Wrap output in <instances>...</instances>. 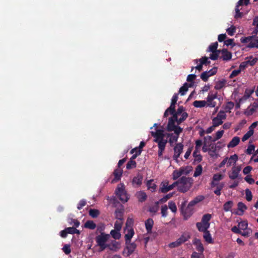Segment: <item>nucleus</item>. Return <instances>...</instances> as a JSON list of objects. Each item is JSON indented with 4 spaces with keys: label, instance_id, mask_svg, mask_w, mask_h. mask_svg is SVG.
Wrapping results in <instances>:
<instances>
[{
    "label": "nucleus",
    "instance_id": "obj_57",
    "mask_svg": "<svg viewBox=\"0 0 258 258\" xmlns=\"http://www.w3.org/2000/svg\"><path fill=\"white\" fill-rule=\"evenodd\" d=\"M105 225L104 224L102 223H100L98 224L97 226V230L100 233H104L103 231L105 230Z\"/></svg>",
    "mask_w": 258,
    "mask_h": 258
},
{
    "label": "nucleus",
    "instance_id": "obj_38",
    "mask_svg": "<svg viewBox=\"0 0 258 258\" xmlns=\"http://www.w3.org/2000/svg\"><path fill=\"white\" fill-rule=\"evenodd\" d=\"M147 185L148 189L151 191H154L157 187L156 184L153 180H150L147 182Z\"/></svg>",
    "mask_w": 258,
    "mask_h": 258
},
{
    "label": "nucleus",
    "instance_id": "obj_24",
    "mask_svg": "<svg viewBox=\"0 0 258 258\" xmlns=\"http://www.w3.org/2000/svg\"><path fill=\"white\" fill-rule=\"evenodd\" d=\"M225 159L226 160V166L229 167L236 163L238 160V156L234 154L231 156L229 158L227 157Z\"/></svg>",
    "mask_w": 258,
    "mask_h": 258
},
{
    "label": "nucleus",
    "instance_id": "obj_21",
    "mask_svg": "<svg viewBox=\"0 0 258 258\" xmlns=\"http://www.w3.org/2000/svg\"><path fill=\"white\" fill-rule=\"evenodd\" d=\"M114 178L111 180V183H113L118 181L122 174V170L120 168H117L113 172Z\"/></svg>",
    "mask_w": 258,
    "mask_h": 258
},
{
    "label": "nucleus",
    "instance_id": "obj_7",
    "mask_svg": "<svg viewBox=\"0 0 258 258\" xmlns=\"http://www.w3.org/2000/svg\"><path fill=\"white\" fill-rule=\"evenodd\" d=\"M240 41L243 43H248L247 47L258 48V37H242L240 39Z\"/></svg>",
    "mask_w": 258,
    "mask_h": 258
},
{
    "label": "nucleus",
    "instance_id": "obj_10",
    "mask_svg": "<svg viewBox=\"0 0 258 258\" xmlns=\"http://www.w3.org/2000/svg\"><path fill=\"white\" fill-rule=\"evenodd\" d=\"M238 226L241 231V235L244 237H248L252 232L251 229L248 228V223L246 221H242L238 223Z\"/></svg>",
    "mask_w": 258,
    "mask_h": 258
},
{
    "label": "nucleus",
    "instance_id": "obj_2",
    "mask_svg": "<svg viewBox=\"0 0 258 258\" xmlns=\"http://www.w3.org/2000/svg\"><path fill=\"white\" fill-rule=\"evenodd\" d=\"M224 177L223 174L220 173H216L213 175L212 179L211 180L210 185L212 188H216L214 190L215 194L217 196L221 195V190L223 188L224 184L223 182H220Z\"/></svg>",
    "mask_w": 258,
    "mask_h": 258
},
{
    "label": "nucleus",
    "instance_id": "obj_6",
    "mask_svg": "<svg viewBox=\"0 0 258 258\" xmlns=\"http://www.w3.org/2000/svg\"><path fill=\"white\" fill-rule=\"evenodd\" d=\"M115 194L122 202H126L129 199L125 190V186L123 183H121L118 185L115 190Z\"/></svg>",
    "mask_w": 258,
    "mask_h": 258
},
{
    "label": "nucleus",
    "instance_id": "obj_25",
    "mask_svg": "<svg viewBox=\"0 0 258 258\" xmlns=\"http://www.w3.org/2000/svg\"><path fill=\"white\" fill-rule=\"evenodd\" d=\"M126 244L127 245L126 249L127 250V255L128 256L135 251L137 245L134 242H131V241Z\"/></svg>",
    "mask_w": 258,
    "mask_h": 258
},
{
    "label": "nucleus",
    "instance_id": "obj_64",
    "mask_svg": "<svg viewBox=\"0 0 258 258\" xmlns=\"http://www.w3.org/2000/svg\"><path fill=\"white\" fill-rule=\"evenodd\" d=\"M103 258H121L118 255H111L109 253H105L104 254Z\"/></svg>",
    "mask_w": 258,
    "mask_h": 258
},
{
    "label": "nucleus",
    "instance_id": "obj_45",
    "mask_svg": "<svg viewBox=\"0 0 258 258\" xmlns=\"http://www.w3.org/2000/svg\"><path fill=\"white\" fill-rule=\"evenodd\" d=\"M99 211L97 209H90L89 211V215L93 218L97 217L99 216Z\"/></svg>",
    "mask_w": 258,
    "mask_h": 258
},
{
    "label": "nucleus",
    "instance_id": "obj_29",
    "mask_svg": "<svg viewBox=\"0 0 258 258\" xmlns=\"http://www.w3.org/2000/svg\"><path fill=\"white\" fill-rule=\"evenodd\" d=\"M194 244L196 246L197 250L200 251L201 253L204 251V247L201 241L199 239H196L194 241Z\"/></svg>",
    "mask_w": 258,
    "mask_h": 258
},
{
    "label": "nucleus",
    "instance_id": "obj_16",
    "mask_svg": "<svg viewBox=\"0 0 258 258\" xmlns=\"http://www.w3.org/2000/svg\"><path fill=\"white\" fill-rule=\"evenodd\" d=\"M124 237L126 243L130 241L135 234L134 230L132 227H125L124 229Z\"/></svg>",
    "mask_w": 258,
    "mask_h": 258
},
{
    "label": "nucleus",
    "instance_id": "obj_26",
    "mask_svg": "<svg viewBox=\"0 0 258 258\" xmlns=\"http://www.w3.org/2000/svg\"><path fill=\"white\" fill-rule=\"evenodd\" d=\"M154 221L153 219L149 218L146 221L145 227L148 233H151Z\"/></svg>",
    "mask_w": 258,
    "mask_h": 258
},
{
    "label": "nucleus",
    "instance_id": "obj_61",
    "mask_svg": "<svg viewBox=\"0 0 258 258\" xmlns=\"http://www.w3.org/2000/svg\"><path fill=\"white\" fill-rule=\"evenodd\" d=\"M196 78V75L194 74L189 75L187 77V81L189 82V84H191V86L192 85L194 82L193 81Z\"/></svg>",
    "mask_w": 258,
    "mask_h": 258
},
{
    "label": "nucleus",
    "instance_id": "obj_52",
    "mask_svg": "<svg viewBox=\"0 0 258 258\" xmlns=\"http://www.w3.org/2000/svg\"><path fill=\"white\" fill-rule=\"evenodd\" d=\"M168 207L169 209L173 212L176 213L177 211V207L176 204L173 201H170L168 203Z\"/></svg>",
    "mask_w": 258,
    "mask_h": 258
},
{
    "label": "nucleus",
    "instance_id": "obj_3",
    "mask_svg": "<svg viewBox=\"0 0 258 258\" xmlns=\"http://www.w3.org/2000/svg\"><path fill=\"white\" fill-rule=\"evenodd\" d=\"M176 186H177L178 190L181 192H185L189 190L192 185L191 178L182 176L178 180L175 181Z\"/></svg>",
    "mask_w": 258,
    "mask_h": 258
},
{
    "label": "nucleus",
    "instance_id": "obj_59",
    "mask_svg": "<svg viewBox=\"0 0 258 258\" xmlns=\"http://www.w3.org/2000/svg\"><path fill=\"white\" fill-rule=\"evenodd\" d=\"M226 32L230 36H232L235 32V27L234 26H231L230 28L226 29Z\"/></svg>",
    "mask_w": 258,
    "mask_h": 258
},
{
    "label": "nucleus",
    "instance_id": "obj_4",
    "mask_svg": "<svg viewBox=\"0 0 258 258\" xmlns=\"http://www.w3.org/2000/svg\"><path fill=\"white\" fill-rule=\"evenodd\" d=\"M110 238V235L105 233H101L95 237L96 246L99 247V251H102L107 248V241Z\"/></svg>",
    "mask_w": 258,
    "mask_h": 258
},
{
    "label": "nucleus",
    "instance_id": "obj_51",
    "mask_svg": "<svg viewBox=\"0 0 258 258\" xmlns=\"http://www.w3.org/2000/svg\"><path fill=\"white\" fill-rule=\"evenodd\" d=\"M202 171L203 168L202 166L200 165H198L196 168V170L194 174V176L198 177L200 176L202 174Z\"/></svg>",
    "mask_w": 258,
    "mask_h": 258
},
{
    "label": "nucleus",
    "instance_id": "obj_48",
    "mask_svg": "<svg viewBox=\"0 0 258 258\" xmlns=\"http://www.w3.org/2000/svg\"><path fill=\"white\" fill-rule=\"evenodd\" d=\"M225 85V81L222 80L218 81L215 84V89L216 90H220L224 87Z\"/></svg>",
    "mask_w": 258,
    "mask_h": 258
},
{
    "label": "nucleus",
    "instance_id": "obj_44",
    "mask_svg": "<svg viewBox=\"0 0 258 258\" xmlns=\"http://www.w3.org/2000/svg\"><path fill=\"white\" fill-rule=\"evenodd\" d=\"M122 224L123 222L122 221V219L121 218H118L114 224L115 229L117 231H120L121 229Z\"/></svg>",
    "mask_w": 258,
    "mask_h": 258
},
{
    "label": "nucleus",
    "instance_id": "obj_18",
    "mask_svg": "<svg viewBox=\"0 0 258 258\" xmlns=\"http://www.w3.org/2000/svg\"><path fill=\"white\" fill-rule=\"evenodd\" d=\"M141 153V151L139 149V151L137 153L134 154L132 158L130 159V160L128 162V163L126 164V168L127 169H131L132 168H134L136 167V162L134 160L135 158H137V157Z\"/></svg>",
    "mask_w": 258,
    "mask_h": 258
},
{
    "label": "nucleus",
    "instance_id": "obj_41",
    "mask_svg": "<svg viewBox=\"0 0 258 258\" xmlns=\"http://www.w3.org/2000/svg\"><path fill=\"white\" fill-rule=\"evenodd\" d=\"M207 102L205 100H197L194 102L193 105L195 107H203L207 105Z\"/></svg>",
    "mask_w": 258,
    "mask_h": 258
},
{
    "label": "nucleus",
    "instance_id": "obj_17",
    "mask_svg": "<svg viewBox=\"0 0 258 258\" xmlns=\"http://www.w3.org/2000/svg\"><path fill=\"white\" fill-rule=\"evenodd\" d=\"M194 61L196 63H198V62H200L199 64H197L195 67V69L199 71L202 70L203 64L206 65L210 63V61L208 60V58L206 56L203 57L199 59H195Z\"/></svg>",
    "mask_w": 258,
    "mask_h": 258
},
{
    "label": "nucleus",
    "instance_id": "obj_33",
    "mask_svg": "<svg viewBox=\"0 0 258 258\" xmlns=\"http://www.w3.org/2000/svg\"><path fill=\"white\" fill-rule=\"evenodd\" d=\"M204 199L203 196H199L196 197L193 200L190 201L188 204V206H193L198 203L199 202L203 201Z\"/></svg>",
    "mask_w": 258,
    "mask_h": 258
},
{
    "label": "nucleus",
    "instance_id": "obj_31",
    "mask_svg": "<svg viewBox=\"0 0 258 258\" xmlns=\"http://www.w3.org/2000/svg\"><path fill=\"white\" fill-rule=\"evenodd\" d=\"M84 227L91 230H94L96 227V224L92 220H88L84 225Z\"/></svg>",
    "mask_w": 258,
    "mask_h": 258
},
{
    "label": "nucleus",
    "instance_id": "obj_37",
    "mask_svg": "<svg viewBox=\"0 0 258 258\" xmlns=\"http://www.w3.org/2000/svg\"><path fill=\"white\" fill-rule=\"evenodd\" d=\"M193 156L194 157V160L196 161L200 162L202 160V156L200 154V150H195L193 153Z\"/></svg>",
    "mask_w": 258,
    "mask_h": 258
},
{
    "label": "nucleus",
    "instance_id": "obj_28",
    "mask_svg": "<svg viewBox=\"0 0 258 258\" xmlns=\"http://www.w3.org/2000/svg\"><path fill=\"white\" fill-rule=\"evenodd\" d=\"M240 142V138L238 137H234L227 145L228 148H233L237 146Z\"/></svg>",
    "mask_w": 258,
    "mask_h": 258
},
{
    "label": "nucleus",
    "instance_id": "obj_12",
    "mask_svg": "<svg viewBox=\"0 0 258 258\" xmlns=\"http://www.w3.org/2000/svg\"><path fill=\"white\" fill-rule=\"evenodd\" d=\"M175 186V182L171 185H169V182L167 180H165L161 182L159 190L161 192L166 193L173 189Z\"/></svg>",
    "mask_w": 258,
    "mask_h": 258
},
{
    "label": "nucleus",
    "instance_id": "obj_13",
    "mask_svg": "<svg viewBox=\"0 0 258 258\" xmlns=\"http://www.w3.org/2000/svg\"><path fill=\"white\" fill-rule=\"evenodd\" d=\"M183 149V145L181 143H178L174 148L173 159L177 162H179L178 158L182 153Z\"/></svg>",
    "mask_w": 258,
    "mask_h": 258
},
{
    "label": "nucleus",
    "instance_id": "obj_54",
    "mask_svg": "<svg viewBox=\"0 0 258 258\" xmlns=\"http://www.w3.org/2000/svg\"><path fill=\"white\" fill-rule=\"evenodd\" d=\"M218 43L215 42L210 45L208 48V51L210 52L217 51Z\"/></svg>",
    "mask_w": 258,
    "mask_h": 258
},
{
    "label": "nucleus",
    "instance_id": "obj_14",
    "mask_svg": "<svg viewBox=\"0 0 258 258\" xmlns=\"http://www.w3.org/2000/svg\"><path fill=\"white\" fill-rule=\"evenodd\" d=\"M217 97V93L210 92L206 98L207 106L210 107H214L216 105V103L214 99Z\"/></svg>",
    "mask_w": 258,
    "mask_h": 258
},
{
    "label": "nucleus",
    "instance_id": "obj_56",
    "mask_svg": "<svg viewBox=\"0 0 258 258\" xmlns=\"http://www.w3.org/2000/svg\"><path fill=\"white\" fill-rule=\"evenodd\" d=\"M67 231L68 233L70 234H74V233H77L80 234V231L74 227H69L67 228Z\"/></svg>",
    "mask_w": 258,
    "mask_h": 258
},
{
    "label": "nucleus",
    "instance_id": "obj_9",
    "mask_svg": "<svg viewBox=\"0 0 258 258\" xmlns=\"http://www.w3.org/2000/svg\"><path fill=\"white\" fill-rule=\"evenodd\" d=\"M176 122H177L173 118V116L169 118L167 126V130L168 132L173 131L174 133H181L182 131V128L178 126L177 125H176Z\"/></svg>",
    "mask_w": 258,
    "mask_h": 258
},
{
    "label": "nucleus",
    "instance_id": "obj_47",
    "mask_svg": "<svg viewBox=\"0 0 258 258\" xmlns=\"http://www.w3.org/2000/svg\"><path fill=\"white\" fill-rule=\"evenodd\" d=\"M234 103L232 102H228L224 106V109L225 112H230V110L234 107Z\"/></svg>",
    "mask_w": 258,
    "mask_h": 258
},
{
    "label": "nucleus",
    "instance_id": "obj_50",
    "mask_svg": "<svg viewBox=\"0 0 258 258\" xmlns=\"http://www.w3.org/2000/svg\"><path fill=\"white\" fill-rule=\"evenodd\" d=\"M185 112L184 111V108L182 106H180L178 108L177 111L173 114V118H177V117H179L181 114Z\"/></svg>",
    "mask_w": 258,
    "mask_h": 258
},
{
    "label": "nucleus",
    "instance_id": "obj_34",
    "mask_svg": "<svg viewBox=\"0 0 258 258\" xmlns=\"http://www.w3.org/2000/svg\"><path fill=\"white\" fill-rule=\"evenodd\" d=\"M204 232L203 237L204 239L206 242H207L209 243H211L213 242V239L212 238V236L209 233V231L207 230L205 231H203Z\"/></svg>",
    "mask_w": 258,
    "mask_h": 258
},
{
    "label": "nucleus",
    "instance_id": "obj_42",
    "mask_svg": "<svg viewBox=\"0 0 258 258\" xmlns=\"http://www.w3.org/2000/svg\"><path fill=\"white\" fill-rule=\"evenodd\" d=\"M233 206V202L231 201H229L226 202L223 205V209L225 212L229 211Z\"/></svg>",
    "mask_w": 258,
    "mask_h": 258
},
{
    "label": "nucleus",
    "instance_id": "obj_22",
    "mask_svg": "<svg viewBox=\"0 0 258 258\" xmlns=\"http://www.w3.org/2000/svg\"><path fill=\"white\" fill-rule=\"evenodd\" d=\"M164 133L166 135V137L165 139H167V142L168 141V139L169 138V142L170 143H173L174 142H176L179 137V135L180 133H174V134H167L165 133L164 132Z\"/></svg>",
    "mask_w": 258,
    "mask_h": 258
},
{
    "label": "nucleus",
    "instance_id": "obj_36",
    "mask_svg": "<svg viewBox=\"0 0 258 258\" xmlns=\"http://www.w3.org/2000/svg\"><path fill=\"white\" fill-rule=\"evenodd\" d=\"M133 184L134 186H140L142 182V177L140 175L135 177L133 179Z\"/></svg>",
    "mask_w": 258,
    "mask_h": 258
},
{
    "label": "nucleus",
    "instance_id": "obj_5",
    "mask_svg": "<svg viewBox=\"0 0 258 258\" xmlns=\"http://www.w3.org/2000/svg\"><path fill=\"white\" fill-rule=\"evenodd\" d=\"M211 219V215L207 214L204 215L200 222H198L196 224L198 230L200 231H205L208 230L210 227L209 221Z\"/></svg>",
    "mask_w": 258,
    "mask_h": 258
},
{
    "label": "nucleus",
    "instance_id": "obj_20",
    "mask_svg": "<svg viewBox=\"0 0 258 258\" xmlns=\"http://www.w3.org/2000/svg\"><path fill=\"white\" fill-rule=\"evenodd\" d=\"M241 170L239 166H234L232 168L231 172L229 174V177L231 179H235L238 176L239 173Z\"/></svg>",
    "mask_w": 258,
    "mask_h": 258
},
{
    "label": "nucleus",
    "instance_id": "obj_39",
    "mask_svg": "<svg viewBox=\"0 0 258 258\" xmlns=\"http://www.w3.org/2000/svg\"><path fill=\"white\" fill-rule=\"evenodd\" d=\"M189 238V236L188 234H182L176 240L177 241L179 245H180L182 243L186 241Z\"/></svg>",
    "mask_w": 258,
    "mask_h": 258
},
{
    "label": "nucleus",
    "instance_id": "obj_27",
    "mask_svg": "<svg viewBox=\"0 0 258 258\" xmlns=\"http://www.w3.org/2000/svg\"><path fill=\"white\" fill-rule=\"evenodd\" d=\"M222 58L224 60H229L231 59L232 54L231 52L228 51L226 49H222L221 50Z\"/></svg>",
    "mask_w": 258,
    "mask_h": 258
},
{
    "label": "nucleus",
    "instance_id": "obj_58",
    "mask_svg": "<svg viewBox=\"0 0 258 258\" xmlns=\"http://www.w3.org/2000/svg\"><path fill=\"white\" fill-rule=\"evenodd\" d=\"M159 209V206L158 203H155V204L152 207H151L150 209V211L151 212H152L153 213L155 214L158 211Z\"/></svg>",
    "mask_w": 258,
    "mask_h": 258
},
{
    "label": "nucleus",
    "instance_id": "obj_32",
    "mask_svg": "<svg viewBox=\"0 0 258 258\" xmlns=\"http://www.w3.org/2000/svg\"><path fill=\"white\" fill-rule=\"evenodd\" d=\"M190 87H191V84L185 83L179 89V92L180 95H185L186 92L187 91L188 88Z\"/></svg>",
    "mask_w": 258,
    "mask_h": 258
},
{
    "label": "nucleus",
    "instance_id": "obj_46",
    "mask_svg": "<svg viewBox=\"0 0 258 258\" xmlns=\"http://www.w3.org/2000/svg\"><path fill=\"white\" fill-rule=\"evenodd\" d=\"M238 210L240 212V213L238 214L239 215L243 214L244 211L246 209V206L241 202H239L237 205Z\"/></svg>",
    "mask_w": 258,
    "mask_h": 258
},
{
    "label": "nucleus",
    "instance_id": "obj_8",
    "mask_svg": "<svg viewBox=\"0 0 258 258\" xmlns=\"http://www.w3.org/2000/svg\"><path fill=\"white\" fill-rule=\"evenodd\" d=\"M191 171V169L190 167H182L173 172L172 178L176 180L181 176L187 175Z\"/></svg>",
    "mask_w": 258,
    "mask_h": 258
},
{
    "label": "nucleus",
    "instance_id": "obj_23",
    "mask_svg": "<svg viewBox=\"0 0 258 258\" xmlns=\"http://www.w3.org/2000/svg\"><path fill=\"white\" fill-rule=\"evenodd\" d=\"M108 246L107 248L114 251L118 250L120 248L119 242L115 240H113L110 243H108Z\"/></svg>",
    "mask_w": 258,
    "mask_h": 258
},
{
    "label": "nucleus",
    "instance_id": "obj_11",
    "mask_svg": "<svg viewBox=\"0 0 258 258\" xmlns=\"http://www.w3.org/2000/svg\"><path fill=\"white\" fill-rule=\"evenodd\" d=\"M226 118V114L224 111H220L217 116L212 119V124L214 126H218L222 124L223 120Z\"/></svg>",
    "mask_w": 258,
    "mask_h": 258
},
{
    "label": "nucleus",
    "instance_id": "obj_55",
    "mask_svg": "<svg viewBox=\"0 0 258 258\" xmlns=\"http://www.w3.org/2000/svg\"><path fill=\"white\" fill-rule=\"evenodd\" d=\"M245 197L247 201H250L252 200V193L249 189H245Z\"/></svg>",
    "mask_w": 258,
    "mask_h": 258
},
{
    "label": "nucleus",
    "instance_id": "obj_19",
    "mask_svg": "<svg viewBox=\"0 0 258 258\" xmlns=\"http://www.w3.org/2000/svg\"><path fill=\"white\" fill-rule=\"evenodd\" d=\"M217 70L216 68H213L209 71H205L201 74V78L204 81H207L208 78L215 75L216 73Z\"/></svg>",
    "mask_w": 258,
    "mask_h": 258
},
{
    "label": "nucleus",
    "instance_id": "obj_60",
    "mask_svg": "<svg viewBox=\"0 0 258 258\" xmlns=\"http://www.w3.org/2000/svg\"><path fill=\"white\" fill-rule=\"evenodd\" d=\"M223 134H224L223 130L218 131V132H217L216 133V137L213 141H216L220 139L222 137Z\"/></svg>",
    "mask_w": 258,
    "mask_h": 258
},
{
    "label": "nucleus",
    "instance_id": "obj_35",
    "mask_svg": "<svg viewBox=\"0 0 258 258\" xmlns=\"http://www.w3.org/2000/svg\"><path fill=\"white\" fill-rule=\"evenodd\" d=\"M136 196L138 200L140 202L145 201L147 199L146 193L142 191H140L136 194Z\"/></svg>",
    "mask_w": 258,
    "mask_h": 258
},
{
    "label": "nucleus",
    "instance_id": "obj_49",
    "mask_svg": "<svg viewBox=\"0 0 258 258\" xmlns=\"http://www.w3.org/2000/svg\"><path fill=\"white\" fill-rule=\"evenodd\" d=\"M253 134V131L248 130V131L244 135L242 138V141L245 142Z\"/></svg>",
    "mask_w": 258,
    "mask_h": 258
},
{
    "label": "nucleus",
    "instance_id": "obj_53",
    "mask_svg": "<svg viewBox=\"0 0 258 258\" xmlns=\"http://www.w3.org/2000/svg\"><path fill=\"white\" fill-rule=\"evenodd\" d=\"M246 59L247 60H246V61L247 62L248 66H252L254 65L257 60V58H253L252 57H250Z\"/></svg>",
    "mask_w": 258,
    "mask_h": 258
},
{
    "label": "nucleus",
    "instance_id": "obj_30",
    "mask_svg": "<svg viewBox=\"0 0 258 258\" xmlns=\"http://www.w3.org/2000/svg\"><path fill=\"white\" fill-rule=\"evenodd\" d=\"M175 104L171 103L170 107L166 109L164 113V116L167 117L169 114H173L175 113Z\"/></svg>",
    "mask_w": 258,
    "mask_h": 258
},
{
    "label": "nucleus",
    "instance_id": "obj_62",
    "mask_svg": "<svg viewBox=\"0 0 258 258\" xmlns=\"http://www.w3.org/2000/svg\"><path fill=\"white\" fill-rule=\"evenodd\" d=\"M62 250L66 254H69L71 252L70 245L69 244H65L62 248Z\"/></svg>",
    "mask_w": 258,
    "mask_h": 258
},
{
    "label": "nucleus",
    "instance_id": "obj_40",
    "mask_svg": "<svg viewBox=\"0 0 258 258\" xmlns=\"http://www.w3.org/2000/svg\"><path fill=\"white\" fill-rule=\"evenodd\" d=\"M187 116L188 114L186 112L182 113L179 117H177V118L174 119L176 120L177 124H179L183 120H184L187 117Z\"/></svg>",
    "mask_w": 258,
    "mask_h": 258
},
{
    "label": "nucleus",
    "instance_id": "obj_1",
    "mask_svg": "<svg viewBox=\"0 0 258 258\" xmlns=\"http://www.w3.org/2000/svg\"><path fill=\"white\" fill-rule=\"evenodd\" d=\"M158 124L155 123L151 129L155 128V131L151 132L152 135L155 138V142L158 143L159 148L158 157L159 159L162 158L163 153L165 150L167 144V139H165L166 135L164 133L163 129H157Z\"/></svg>",
    "mask_w": 258,
    "mask_h": 258
},
{
    "label": "nucleus",
    "instance_id": "obj_15",
    "mask_svg": "<svg viewBox=\"0 0 258 258\" xmlns=\"http://www.w3.org/2000/svg\"><path fill=\"white\" fill-rule=\"evenodd\" d=\"M249 0H239L235 8V14L234 17L235 18H241L242 16V13L240 12L241 9L239 8V7L242 5L246 6L249 4Z\"/></svg>",
    "mask_w": 258,
    "mask_h": 258
},
{
    "label": "nucleus",
    "instance_id": "obj_43",
    "mask_svg": "<svg viewBox=\"0 0 258 258\" xmlns=\"http://www.w3.org/2000/svg\"><path fill=\"white\" fill-rule=\"evenodd\" d=\"M109 235H111V236L115 239H119L121 237L119 231H117L116 229L112 230L110 231Z\"/></svg>",
    "mask_w": 258,
    "mask_h": 258
},
{
    "label": "nucleus",
    "instance_id": "obj_63",
    "mask_svg": "<svg viewBox=\"0 0 258 258\" xmlns=\"http://www.w3.org/2000/svg\"><path fill=\"white\" fill-rule=\"evenodd\" d=\"M210 54V58L212 60H216L217 59L219 53V51L212 52Z\"/></svg>",
    "mask_w": 258,
    "mask_h": 258
}]
</instances>
